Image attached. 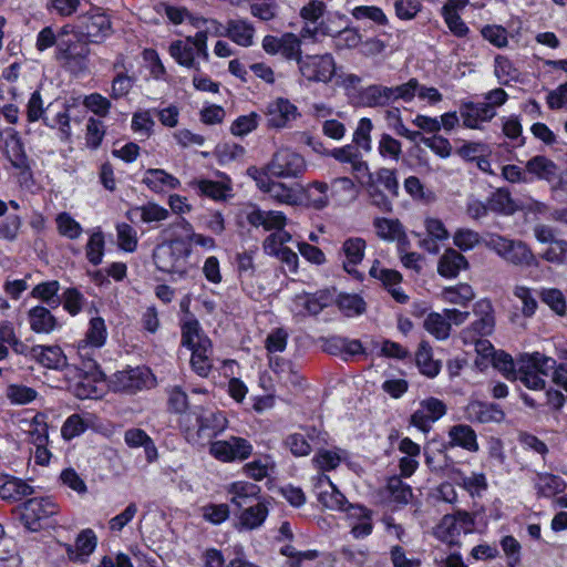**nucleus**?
Returning <instances> with one entry per match:
<instances>
[{"instance_id":"f257e3e1","label":"nucleus","mask_w":567,"mask_h":567,"mask_svg":"<svg viewBox=\"0 0 567 567\" xmlns=\"http://www.w3.org/2000/svg\"><path fill=\"white\" fill-rule=\"evenodd\" d=\"M173 238L157 246L153 252V260L159 271L167 272L179 279L185 278L192 268L189 256L192 247L177 230H173Z\"/></svg>"},{"instance_id":"f03ea898","label":"nucleus","mask_w":567,"mask_h":567,"mask_svg":"<svg viewBox=\"0 0 567 567\" xmlns=\"http://www.w3.org/2000/svg\"><path fill=\"white\" fill-rule=\"evenodd\" d=\"M182 344L192 351L190 365L193 371L207 378L213 368V348L210 340L203 333L197 320H187L182 327Z\"/></svg>"},{"instance_id":"7ed1b4c3","label":"nucleus","mask_w":567,"mask_h":567,"mask_svg":"<svg viewBox=\"0 0 567 567\" xmlns=\"http://www.w3.org/2000/svg\"><path fill=\"white\" fill-rule=\"evenodd\" d=\"M209 29L199 30L193 37L175 40L169 44L168 52L171 56L182 66L199 70V62L196 58L204 61L209 60L207 48Z\"/></svg>"},{"instance_id":"20e7f679","label":"nucleus","mask_w":567,"mask_h":567,"mask_svg":"<svg viewBox=\"0 0 567 567\" xmlns=\"http://www.w3.org/2000/svg\"><path fill=\"white\" fill-rule=\"evenodd\" d=\"M485 247L509 264L522 267L537 266L532 249L522 240H514L498 234H488L483 240Z\"/></svg>"},{"instance_id":"39448f33","label":"nucleus","mask_w":567,"mask_h":567,"mask_svg":"<svg viewBox=\"0 0 567 567\" xmlns=\"http://www.w3.org/2000/svg\"><path fill=\"white\" fill-rule=\"evenodd\" d=\"M190 415L181 417L179 425L188 442L199 443L203 437H212L221 433L227 427V419L218 411H202L196 413L197 427L189 424Z\"/></svg>"},{"instance_id":"423d86ee","label":"nucleus","mask_w":567,"mask_h":567,"mask_svg":"<svg viewBox=\"0 0 567 567\" xmlns=\"http://www.w3.org/2000/svg\"><path fill=\"white\" fill-rule=\"evenodd\" d=\"M247 174L255 182L257 187L267 193L271 199L279 204L298 206L301 204V186L287 185L281 182L272 181L264 171H258V167L251 166L247 169Z\"/></svg>"},{"instance_id":"0eeeda50","label":"nucleus","mask_w":567,"mask_h":567,"mask_svg":"<svg viewBox=\"0 0 567 567\" xmlns=\"http://www.w3.org/2000/svg\"><path fill=\"white\" fill-rule=\"evenodd\" d=\"M74 27L66 24L60 29V39L56 48V59L63 61L70 68L84 65L90 54L87 41H82L73 34Z\"/></svg>"},{"instance_id":"6e6552de","label":"nucleus","mask_w":567,"mask_h":567,"mask_svg":"<svg viewBox=\"0 0 567 567\" xmlns=\"http://www.w3.org/2000/svg\"><path fill=\"white\" fill-rule=\"evenodd\" d=\"M306 164L299 154L290 148L278 150L271 159L258 171H264L269 177H296L305 171Z\"/></svg>"},{"instance_id":"1a4fd4ad","label":"nucleus","mask_w":567,"mask_h":567,"mask_svg":"<svg viewBox=\"0 0 567 567\" xmlns=\"http://www.w3.org/2000/svg\"><path fill=\"white\" fill-rule=\"evenodd\" d=\"M79 30L81 37L87 42L101 43L112 33V23L110 18L99 8L76 18L74 29Z\"/></svg>"},{"instance_id":"9d476101","label":"nucleus","mask_w":567,"mask_h":567,"mask_svg":"<svg viewBox=\"0 0 567 567\" xmlns=\"http://www.w3.org/2000/svg\"><path fill=\"white\" fill-rule=\"evenodd\" d=\"M299 72L309 82L329 83L336 73V61L330 53L300 56Z\"/></svg>"},{"instance_id":"9b49d317","label":"nucleus","mask_w":567,"mask_h":567,"mask_svg":"<svg viewBox=\"0 0 567 567\" xmlns=\"http://www.w3.org/2000/svg\"><path fill=\"white\" fill-rule=\"evenodd\" d=\"M153 384V374L145 367L127 368L117 371L111 379V388L115 392L134 393Z\"/></svg>"},{"instance_id":"f8f14e48","label":"nucleus","mask_w":567,"mask_h":567,"mask_svg":"<svg viewBox=\"0 0 567 567\" xmlns=\"http://www.w3.org/2000/svg\"><path fill=\"white\" fill-rule=\"evenodd\" d=\"M266 124L269 128L282 130L291 126L301 114L298 107L286 97H277L269 102L265 111Z\"/></svg>"},{"instance_id":"ddd939ff","label":"nucleus","mask_w":567,"mask_h":567,"mask_svg":"<svg viewBox=\"0 0 567 567\" xmlns=\"http://www.w3.org/2000/svg\"><path fill=\"white\" fill-rule=\"evenodd\" d=\"M209 453L218 461H244L252 453V445L244 437L230 436L210 443Z\"/></svg>"},{"instance_id":"4468645a","label":"nucleus","mask_w":567,"mask_h":567,"mask_svg":"<svg viewBox=\"0 0 567 567\" xmlns=\"http://www.w3.org/2000/svg\"><path fill=\"white\" fill-rule=\"evenodd\" d=\"M266 53L276 55L280 54L286 60L299 61L302 50L301 40L291 32L284 33L281 37L266 35L261 42Z\"/></svg>"},{"instance_id":"2eb2a0df","label":"nucleus","mask_w":567,"mask_h":567,"mask_svg":"<svg viewBox=\"0 0 567 567\" xmlns=\"http://www.w3.org/2000/svg\"><path fill=\"white\" fill-rule=\"evenodd\" d=\"M20 511L24 525L29 529L35 530L41 519L58 513V505L50 498H30L22 504Z\"/></svg>"},{"instance_id":"dca6fc26","label":"nucleus","mask_w":567,"mask_h":567,"mask_svg":"<svg viewBox=\"0 0 567 567\" xmlns=\"http://www.w3.org/2000/svg\"><path fill=\"white\" fill-rule=\"evenodd\" d=\"M474 313L478 318L472 326L463 331L465 339L475 341L478 336H488L493 332L495 327L494 310L492 303L482 299L474 306Z\"/></svg>"},{"instance_id":"f3484780","label":"nucleus","mask_w":567,"mask_h":567,"mask_svg":"<svg viewBox=\"0 0 567 567\" xmlns=\"http://www.w3.org/2000/svg\"><path fill=\"white\" fill-rule=\"evenodd\" d=\"M247 223L252 227H261L266 231L280 230L287 224V217L279 210H262L255 204H251L245 210Z\"/></svg>"},{"instance_id":"a211bd4d","label":"nucleus","mask_w":567,"mask_h":567,"mask_svg":"<svg viewBox=\"0 0 567 567\" xmlns=\"http://www.w3.org/2000/svg\"><path fill=\"white\" fill-rule=\"evenodd\" d=\"M330 301L331 296L327 291L298 293L292 299L291 311L298 317L317 316Z\"/></svg>"},{"instance_id":"6ab92c4d","label":"nucleus","mask_w":567,"mask_h":567,"mask_svg":"<svg viewBox=\"0 0 567 567\" xmlns=\"http://www.w3.org/2000/svg\"><path fill=\"white\" fill-rule=\"evenodd\" d=\"M446 413V405L436 398H429L420 403V408L411 415V424L427 432L431 424Z\"/></svg>"},{"instance_id":"aec40b11","label":"nucleus","mask_w":567,"mask_h":567,"mask_svg":"<svg viewBox=\"0 0 567 567\" xmlns=\"http://www.w3.org/2000/svg\"><path fill=\"white\" fill-rule=\"evenodd\" d=\"M471 517L467 512L444 515L434 529V535L444 543L456 544L463 530L462 525H468Z\"/></svg>"},{"instance_id":"412c9836","label":"nucleus","mask_w":567,"mask_h":567,"mask_svg":"<svg viewBox=\"0 0 567 567\" xmlns=\"http://www.w3.org/2000/svg\"><path fill=\"white\" fill-rule=\"evenodd\" d=\"M86 369L84 377L74 385V394L79 399H92L101 395L102 390L97 383L103 381V373L97 370L96 362L92 359L83 361Z\"/></svg>"},{"instance_id":"4be33fe9","label":"nucleus","mask_w":567,"mask_h":567,"mask_svg":"<svg viewBox=\"0 0 567 567\" xmlns=\"http://www.w3.org/2000/svg\"><path fill=\"white\" fill-rule=\"evenodd\" d=\"M496 116V111L482 103H464L460 107V117L463 125L472 130H482L483 123L489 122Z\"/></svg>"},{"instance_id":"5701e85b","label":"nucleus","mask_w":567,"mask_h":567,"mask_svg":"<svg viewBox=\"0 0 567 567\" xmlns=\"http://www.w3.org/2000/svg\"><path fill=\"white\" fill-rule=\"evenodd\" d=\"M464 414L467 421L477 423H501L505 419L504 411L497 404L481 401L470 402Z\"/></svg>"},{"instance_id":"b1692460","label":"nucleus","mask_w":567,"mask_h":567,"mask_svg":"<svg viewBox=\"0 0 567 567\" xmlns=\"http://www.w3.org/2000/svg\"><path fill=\"white\" fill-rule=\"evenodd\" d=\"M107 331L105 322L101 317L90 320L85 338L78 344V352L81 358H89L92 349L101 348L106 340Z\"/></svg>"},{"instance_id":"393cba45","label":"nucleus","mask_w":567,"mask_h":567,"mask_svg":"<svg viewBox=\"0 0 567 567\" xmlns=\"http://www.w3.org/2000/svg\"><path fill=\"white\" fill-rule=\"evenodd\" d=\"M367 243L361 237H350L342 244V254L344 256V270L355 278H360L361 274L357 270V266L361 264L364 257Z\"/></svg>"},{"instance_id":"a878e982","label":"nucleus","mask_w":567,"mask_h":567,"mask_svg":"<svg viewBox=\"0 0 567 567\" xmlns=\"http://www.w3.org/2000/svg\"><path fill=\"white\" fill-rule=\"evenodd\" d=\"M231 505L241 509L249 504L258 501L260 487L254 483L238 481L229 484L226 488Z\"/></svg>"},{"instance_id":"bb28decb","label":"nucleus","mask_w":567,"mask_h":567,"mask_svg":"<svg viewBox=\"0 0 567 567\" xmlns=\"http://www.w3.org/2000/svg\"><path fill=\"white\" fill-rule=\"evenodd\" d=\"M450 447H461L467 452L476 453L480 450L476 432L467 424H456L447 432Z\"/></svg>"},{"instance_id":"cd10ccee","label":"nucleus","mask_w":567,"mask_h":567,"mask_svg":"<svg viewBox=\"0 0 567 567\" xmlns=\"http://www.w3.org/2000/svg\"><path fill=\"white\" fill-rule=\"evenodd\" d=\"M377 236L384 241H406V234L403 225L396 218L375 217L372 223Z\"/></svg>"},{"instance_id":"c85d7f7f","label":"nucleus","mask_w":567,"mask_h":567,"mask_svg":"<svg viewBox=\"0 0 567 567\" xmlns=\"http://www.w3.org/2000/svg\"><path fill=\"white\" fill-rule=\"evenodd\" d=\"M467 268V259L453 248L445 249L437 262V272L445 278H455L461 270Z\"/></svg>"},{"instance_id":"c756f323","label":"nucleus","mask_w":567,"mask_h":567,"mask_svg":"<svg viewBox=\"0 0 567 567\" xmlns=\"http://www.w3.org/2000/svg\"><path fill=\"white\" fill-rule=\"evenodd\" d=\"M538 497H553L561 493L566 486L564 480L548 472H536L532 478Z\"/></svg>"},{"instance_id":"7c9ffc66","label":"nucleus","mask_w":567,"mask_h":567,"mask_svg":"<svg viewBox=\"0 0 567 567\" xmlns=\"http://www.w3.org/2000/svg\"><path fill=\"white\" fill-rule=\"evenodd\" d=\"M331 155L340 163H348L351 165V171L355 174L357 178L364 177L369 173V165L362 159V156L357 147L346 145L334 148Z\"/></svg>"},{"instance_id":"2f4dec72","label":"nucleus","mask_w":567,"mask_h":567,"mask_svg":"<svg viewBox=\"0 0 567 567\" xmlns=\"http://www.w3.org/2000/svg\"><path fill=\"white\" fill-rule=\"evenodd\" d=\"M142 182L155 193L176 189L181 186L178 178L161 168L146 169Z\"/></svg>"},{"instance_id":"473e14b6","label":"nucleus","mask_w":567,"mask_h":567,"mask_svg":"<svg viewBox=\"0 0 567 567\" xmlns=\"http://www.w3.org/2000/svg\"><path fill=\"white\" fill-rule=\"evenodd\" d=\"M226 37L240 47H250L254 43L255 29L246 20L231 19L226 24Z\"/></svg>"},{"instance_id":"72a5a7b5","label":"nucleus","mask_w":567,"mask_h":567,"mask_svg":"<svg viewBox=\"0 0 567 567\" xmlns=\"http://www.w3.org/2000/svg\"><path fill=\"white\" fill-rule=\"evenodd\" d=\"M318 488L320 489L318 492V499L324 507L330 509L343 508L347 499L331 483L328 476L322 475L319 478Z\"/></svg>"},{"instance_id":"f704fd0d","label":"nucleus","mask_w":567,"mask_h":567,"mask_svg":"<svg viewBox=\"0 0 567 567\" xmlns=\"http://www.w3.org/2000/svg\"><path fill=\"white\" fill-rule=\"evenodd\" d=\"M30 328L35 333H51L58 327L55 317L45 307L37 306L29 310Z\"/></svg>"},{"instance_id":"c9c22d12","label":"nucleus","mask_w":567,"mask_h":567,"mask_svg":"<svg viewBox=\"0 0 567 567\" xmlns=\"http://www.w3.org/2000/svg\"><path fill=\"white\" fill-rule=\"evenodd\" d=\"M329 185L319 181L301 187V196L305 195L307 205L317 210H321L329 205Z\"/></svg>"},{"instance_id":"e433bc0d","label":"nucleus","mask_w":567,"mask_h":567,"mask_svg":"<svg viewBox=\"0 0 567 567\" xmlns=\"http://www.w3.org/2000/svg\"><path fill=\"white\" fill-rule=\"evenodd\" d=\"M268 515V507L259 498L248 506L241 508L239 524L243 528L255 529L262 525Z\"/></svg>"},{"instance_id":"4c0bfd02","label":"nucleus","mask_w":567,"mask_h":567,"mask_svg":"<svg viewBox=\"0 0 567 567\" xmlns=\"http://www.w3.org/2000/svg\"><path fill=\"white\" fill-rule=\"evenodd\" d=\"M35 361L49 369H62L66 365V357L58 346H34Z\"/></svg>"},{"instance_id":"58836bf2","label":"nucleus","mask_w":567,"mask_h":567,"mask_svg":"<svg viewBox=\"0 0 567 567\" xmlns=\"http://www.w3.org/2000/svg\"><path fill=\"white\" fill-rule=\"evenodd\" d=\"M166 230H181L178 234L187 240L189 246L194 243L208 250L214 249L216 246L214 238L195 233L192 224L185 218H181L176 223L171 224Z\"/></svg>"},{"instance_id":"ea45409f","label":"nucleus","mask_w":567,"mask_h":567,"mask_svg":"<svg viewBox=\"0 0 567 567\" xmlns=\"http://www.w3.org/2000/svg\"><path fill=\"white\" fill-rule=\"evenodd\" d=\"M364 177L369 178L367 185H375L377 188L388 192L392 197L399 195V181L394 169L382 167L373 174L369 172Z\"/></svg>"},{"instance_id":"a19ab883","label":"nucleus","mask_w":567,"mask_h":567,"mask_svg":"<svg viewBox=\"0 0 567 567\" xmlns=\"http://www.w3.org/2000/svg\"><path fill=\"white\" fill-rule=\"evenodd\" d=\"M526 173L539 179L551 182L558 177V167L546 156L537 155L526 163Z\"/></svg>"},{"instance_id":"79ce46f5","label":"nucleus","mask_w":567,"mask_h":567,"mask_svg":"<svg viewBox=\"0 0 567 567\" xmlns=\"http://www.w3.org/2000/svg\"><path fill=\"white\" fill-rule=\"evenodd\" d=\"M351 534L354 538H363L372 533L370 512L362 506H351L349 512Z\"/></svg>"},{"instance_id":"37998d69","label":"nucleus","mask_w":567,"mask_h":567,"mask_svg":"<svg viewBox=\"0 0 567 567\" xmlns=\"http://www.w3.org/2000/svg\"><path fill=\"white\" fill-rule=\"evenodd\" d=\"M33 493V487L20 478L12 477L0 486V497L7 502H18Z\"/></svg>"},{"instance_id":"c03bdc74","label":"nucleus","mask_w":567,"mask_h":567,"mask_svg":"<svg viewBox=\"0 0 567 567\" xmlns=\"http://www.w3.org/2000/svg\"><path fill=\"white\" fill-rule=\"evenodd\" d=\"M416 365L422 374L434 378L439 374L441 365L440 362L432 358V348L427 341H422L415 353Z\"/></svg>"},{"instance_id":"a18cd8bd","label":"nucleus","mask_w":567,"mask_h":567,"mask_svg":"<svg viewBox=\"0 0 567 567\" xmlns=\"http://www.w3.org/2000/svg\"><path fill=\"white\" fill-rule=\"evenodd\" d=\"M361 97L367 106L377 107L385 106L393 102L391 86L372 84L365 87Z\"/></svg>"},{"instance_id":"49530a36","label":"nucleus","mask_w":567,"mask_h":567,"mask_svg":"<svg viewBox=\"0 0 567 567\" xmlns=\"http://www.w3.org/2000/svg\"><path fill=\"white\" fill-rule=\"evenodd\" d=\"M125 443L132 447H144L148 460L156 455V447L151 436L142 429H128L124 433Z\"/></svg>"},{"instance_id":"de8ad7c7","label":"nucleus","mask_w":567,"mask_h":567,"mask_svg":"<svg viewBox=\"0 0 567 567\" xmlns=\"http://www.w3.org/2000/svg\"><path fill=\"white\" fill-rule=\"evenodd\" d=\"M424 329L437 340H446L451 334V324L444 313L431 312L424 319Z\"/></svg>"},{"instance_id":"09e8293b","label":"nucleus","mask_w":567,"mask_h":567,"mask_svg":"<svg viewBox=\"0 0 567 567\" xmlns=\"http://www.w3.org/2000/svg\"><path fill=\"white\" fill-rule=\"evenodd\" d=\"M474 290L468 284H458L456 286L446 287L441 292L443 301L458 306H466L474 299Z\"/></svg>"},{"instance_id":"8fccbe9b","label":"nucleus","mask_w":567,"mask_h":567,"mask_svg":"<svg viewBox=\"0 0 567 567\" xmlns=\"http://www.w3.org/2000/svg\"><path fill=\"white\" fill-rule=\"evenodd\" d=\"M135 213H140L141 220L146 224L162 221L167 219L169 216V212L165 207L153 202L128 210L126 214L127 218L133 220V214Z\"/></svg>"},{"instance_id":"3c124183","label":"nucleus","mask_w":567,"mask_h":567,"mask_svg":"<svg viewBox=\"0 0 567 567\" xmlns=\"http://www.w3.org/2000/svg\"><path fill=\"white\" fill-rule=\"evenodd\" d=\"M488 208L503 215H512L517 210L518 206L507 189L499 188L489 198Z\"/></svg>"},{"instance_id":"603ef678","label":"nucleus","mask_w":567,"mask_h":567,"mask_svg":"<svg viewBox=\"0 0 567 567\" xmlns=\"http://www.w3.org/2000/svg\"><path fill=\"white\" fill-rule=\"evenodd\" d=\"M347 456L346 452L341 450H324L319 449L313 457V462L321 471H332L339 466L342 460Z\"/></svg>"},{"instance_id":"864d4df0","label":"nucleus","mask_w":567,"mask_h":567,"mask_svg":"<svg viewBox=\"0 0 567 567\" xmlns=\"http://www.w3.org/2000/svg\"><path fill=\"white\" fill-rule=\"evenodd\" d=\"M540 300L556 315L563 317L567 311V301L564 293L557 288H544L539 292Z\"/></svg>"},{"instance_id":"5fc2aeb1","label":"nucleus","mask_w":567,"mask_h":567,"mask_svg":"<svg viewBox=\"0 0 567 567\" xmlns=\"http://www.w3.org/2000/svg\"><path fill=\"white\" fill-rule=\"evenodd\" d=\"M196 185L203 195H206L215 200L225 199L231 190L230 181L214 182L208 179H200Z\"/></svg>"},{"instance_id":"6e6d98bb","label":"nucleus","mask_w":567,"mask_h":567,"mask_svg":"<svg viewBox=\"0 0 567 567\" xmlns=\"http://www.w3.org/2000/svg\"><path fill=\"white\" fill-rule=\"evenodd\" d=\"M330 196L338 203L352 199L355 195L354 183L349 177L334 178L329 185Z\"/></svg>"},{"instance_id":"4d7b16f0","label":"nucleus","mask_w":567,"mask_h":567,"mask_svg":"<svg viewBox=\"0 0 567 567\" xmlns=\"http://www.w3.org/2000/svg\"><path fill=\"white\" fill-rule=\"evenodd\" d=\"M519 362L528 363V365H525L526 368L533 367L542 375H548L556 367V361L553 358L539 352L520 354Z\"/></svg>"},{"instance_id":"13d9d810","label":"nucleus","mask_w":567,"mask_h":567,"mask_svg":"<svg viewBox=\"0 0 567 567\" xmlns=\"http://www.w3.org/2000/svg\"><path fill=\"white\" fill-rule=\"evenodd\" d=\"M386 491L391 501L398 504H408L413 496L410 485L404 483L400 477L393 476L389 478Z\"/></svg>"},{"instance_id":"bf43d9fd","label":"nucleus","mask_w":567,"mask_h":567,"mask_svg":"<svg viewBox=\"0 0 567 567\" xmlns=\"http://www.w3.org/2000/svg\"><path fill=\"white\" fill-rule=\"evenodd\" d=\"M28 424L29 427L27 432L33 444H42L49 442L48 423L47 416L44 414L37 413Z\"/></svg>"},{"instance_id":"052dcab7","label":"nucleus","mask_w":567,"mask_h":567,"mask_svg":"<svg viewBox=\"0 0 567 567\" xmlns=\"http://www.w3.org/2000/svg\"><path fill=\"white\" fill-rule=\"evenodd\" d=\"M116 235L117 245L122 250L126 252H133L136 250L138 244L137 233L131 225L126 223L117 224Z\"/></svg>"},{"instance_id":"680f3d73","label":"nucleus","mask_w":567,"mask_h":567,"mask_svg":"<svg viewBox=\"0 0 567 567\" xmlns=\"http://www.w3.org/2000/svg\"><path fill=\"white\" fill-rule=\"evenodd\" d=\"M494 73L501 84H508L518 79V71L504 55H497L494 61Z\"/></svg>"},{"instance_id":"e2e57ef3","label":"nucleus","mask_w":567,"mask_h":567,"mask_svg":"<svg viewBox=\"0 0 567 567\" xmlns=\"http://www.w3.org/2000/svg\"><path fill=\"white\" fill-rule=\"evenodd\" d=\"M525 365H528V363L518 361L517 379L528 389H544L546 381L540 377L542 374L533 367L526 368Z\"/></svg>"},{"instance_id":"0e129e2a","label":"nucleus","mask_w":567,"mask_h":567,"mask_svg":"<svg viewBox=\"0 0 567 567\" xmlns=\"http://www.w3.org/2000/svg\"><path fill=\"white\" fill-rule=\"evenodd\" d=\"M378 151L382 157L398 162L402 154V144L390 134L383 133L378 143Z\"/></svg>"},{"instance_id":"69168bd1","label":"nucleus","mask_w":567,"mask_h":567,"mask_svg":"<svg viewBox=\"0 0 567 567\" xmlns=\"http://www.w3.org/2000/svg\"><path fill=\"white\" fill-rule=\"evenodd\" d=\"M55 223L59 234L70 239H78L83 231L82 226L68 213L59 214Z\"/></svg>"},{"instance_id":"338daca9","label":"nucleus","mask_w":567,"mask_h":567,"mask_svg":"<svg viewBox=\"0 0 567 567\" xmlns=\"http://www.w3.org/2000/svg\"><path fill=\"white\" fill-rule=\"evenodd\" d=\"M104 246L105 241L102 231H95L90 236L85 250L86 258L92 265L97 266L102 262Z\"/></svg>"},{"instance_id":"774afa93","label":"nucleus","mask_w":567,"mask_h":567,"mask_svg":"<svg viewBox=\"0 0 567 567\" xmlns=\"http://www.w3.org/2000/svg\"><path fill=\"white\" fill-rule=\"evenodd\" d=\"M542 258L555 265H563L567 260V240L556 239L549 243L548 248L542 254Z\"/></svg>"}]
</instances>
